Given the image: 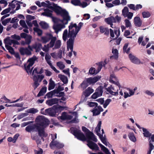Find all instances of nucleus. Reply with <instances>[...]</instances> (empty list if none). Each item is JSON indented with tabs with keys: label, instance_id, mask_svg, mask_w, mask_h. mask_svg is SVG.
I'll return each instance as SVG.
<instances>
[{
	"label": "nucleus",
	"instance_id": "1",
	"mask_svg": "<svg viewBox=\"0 0 154 154\" xmlns=\"http://www.w3.org/2000/svg\"><path fill=\"white\" fill-rule=\"evenodd\" d=\"M37 125L32 124L30 125L26 128V130L28 132L34 131L37 130L39 136L41 137H46L47 135L45 134L44 129L48 125V120L42 116H38L36 119Z\"/></svg>",
	"mask_w": 154,
	"mask_h": 154
},
{
	"label": "nucleus",
	"instance_id": "2",
	"mask_svg": "<svg viewBox=\"0 0 154 154\" xmlns=\"http://www.w3.org/2000/svg\"><path fill=\"white\" fill-rule=\"evenodd\" d=\"M82 130L85 133L86 136L88 139L87 140L88 144L87 145L88 146L93 150H98L99 147L97 145L90 140H91L95 142H97V140L95 136L92 132H91L88 129L84 126L82 127Z\"/></svg>",
	"mask_w": 154,
	"mask_h": 154
},
{
	"label": "nucleus",
	"instance_id": "3",
	"mask_svg": "<svg viewBox=\"0 0 154 154\" xmlns=\"http://www.w3.org/2000/svg\"><path fill=\"white\" fill-rule=\"evenodd\" d=\"M48 7L47 8L53 10L57 14V15H60V16L63 18V20H66L67 22L69 20V17L68 15V12L65 9H63L62 8L55 4L53 3V6H51V4L48 3Z\"/></svg>",
	"mask_w": 154,
	"mask_h": 154
},
{
	"label": "nucleus",
	"instance_id": "4",
	"mask_svg": "<svg viewBox=\"0 0 154 154\" xmlns=\"http://www.w3.org/2000/svg\"><path fill=\"white\" fill-rule=\"evenodd\" d=\"M83 25V23L81 22L79 23L78 26H77L76 23L73 24L72 22L70 23V25L68 27L69 28L68 37L75 39Z\"/></svg>",
	"mask_w": 154,
	"mask_h": 154
},
{
	"label": "nucleus",
	"instance_id": "5",
	"mask_svg": "<svg viewBox=\"0 0 154 154\" xmlns=\"http://www.w3.org/2000/svg\"><path fill=\"white\" fill-rule=\"evenodd\" d=\"M44 78V76L43 75H33V80L34 82L32 86L34 89H35L39 85V83L41 82Z\"/></svg>",
	"mask_w": 154,
	"mask_h": 154
},
{
	"label": "nucleus",
	"instance_id": "6",
	"mask_svg": "<svg viewBox=\"0 0 154 154\" xmlns=\"http://www.w3.org/2000/svg\"><path fill=\"white\" fill-rule=\"evenodd\" d=\"M72 132L77 139L82 141L86 140L85 136L81 131L75 129L72 131Z\"/></svg>",
	"mask_w": 154,
	"mask_h": 154
},
{
	"label": "nucleus",
	"instance_id": "7",
	"mask_svg": "<svg viewBox=\"0 0 154 154\" xmlns=\"http://www.w3.org/2000/svg\"><path fill=\"white\" fill-rule=\"evenodd\" d=\"M66 99V98L64 97H62L61 98V99H58L56 98H54L49 99L47 100L46 101V103L49 106H51L54 104H57L59 102H61V100L64 101Z\"/></svg>",
	"mask_w": 154,
	"mask_h": 154
},
{
	"label": "nucleus",
	"instance_id": "8",
	"mask_svg": "<svg viewBox=\"0 0 154 154\" xmlns=\"http://www.w3.org/2000/svg\"><path fill=\"white\" fill-rule=\"evenodd\" d=\"M74 41L75 39L73 38H70L69 39L67 42V50L69 51V49H70L71 50V51L69 52L68 54V56L69 57H71L72 55V52L73 51Z\"/></svg>",
	"mask_w": 154,
	"mask_h": 154
},
{
	"label": "nucleus",
	"instance_id": "9",
	"mask_svg": "<svg viewBox=\"0 0 154 154\" xmlns=\"http://www.w3.org/2000/svg\"><path fill=\"white\" fill-rule=\"evenodd\" d=\"M64 144L57 141H52L50 144V146L52 149L56 147L57 148H61L64 146Z\"/></svg>",
	"mask_w": 154,
	"mask_h": 154
},
{
	"label": "nucleus",
	"instance_id": "10",
	"mask_svg": "<svg viewBox=\"0 0 154 154\" xmlns=\"http://www.w3.org/2000/svg\"><path fill=\"white\" fill-rule=\"evenodd\" d=\"M103 109L102 107L100 106H97L95 107L91 111V112L93 113V116H96L99 115L101 112H103Z\"/></svg>",
	"mask_w": 154,
	"mask_h": 154
},
{
	"label": "nucleus",
	"instance_id": "11",
	"mask_svg": "<svg viewBox=\"0 0 154 154\" xmlns=\"http://www.w3.org/2000/svg\"><path fill=\"white\" fill-rule=\"evenodd\" d=\"M101 78V76H97L94 77H90L87 79V82L89 85H94Z\"/></svg>",
	"mask_w": 154,
	"mask_h": 154
},
{
	"label": "nucleus",
	"instance_id": "12",
	"mask_svg": "<svg viewBox=\"0 0 154 154\" xmlns=\"http://www.w3.org/2000/svg\"><path fill=\"white\" fill-rule=\"evenodd\" d=\"M103 86H99L96 89L95 92L91 96H102L103 92Z\"/></svg>",
	"mask_w": 154,
	"mask_h": 154
},
{
	"label": "nucleus",
	"instance_id": "13",
	"mask_svg": "<svg viewBox=\"0 0 154 154\" xmlns=\"http://www.w3.org/2000/svg\"><path fill=\"white\" fill-rule=\"evenodd\" d=\"M129 58L131 61L134 63L139 64L141 63V61L139 59L135 56L132 55L131 54L129 55Z\"/></svg>",
	"mask_w": 154,
	"mask_h": 154
},
{
	"label": "nucleus",
	"instance_id": "14",
	"mask_svg": "<svg viewBox=\"0 0 154 154\" xmlns=\"http://www.w3.org/2000/svg\"><path fill=\"white\" fill-rule=\"evenodd\" d=\"M19 52L22 55L25 54L27 55H30L32 54V53L27 48L21 47L19 50Z\"/></svg>",
	"mask_w": 154,
	"mask_h": 154
},
{
	"label": "nucleus",
	"instance_id": "15",
	"mask_svg": "<svg viewBox=\"0 0 154 154\" xmlns=\"http://www.w3.org/2000/svg\"><path fill=\"white\" fill-rule=\"evenodd\" d=\"M100 32L101 33H104V34L107 36L109 34V29L107 27H104L103 26H100L99 27Z\"/></svg>",
	"mask_w": 154,
	"mask_h": 154
},
{
	"label": "nucleus",
	"instance_id": "16",
	"mask_svg": "<svg viewBox=\"0 0 154 154\" xmlns=\"http://www.w3.org/2000/svg\"><path fill=\"white\" fill-rule=\"evenodd\" d=\"M134 23L136 26L140 27L141 26L142 22L139 17H136L134 19Z\"/></svg>",
	"mask_w": 154,
	"mask_h": 154
},
{
	"label": "nucleus",
	"instance_id": "17",
	"mask_svg": "<svg viewBox=\"0 0 154 154\" xmlns=\"http://www.w3.org/2000/svg\"><path fill=\"white\" fill-rule=\"evenodd\" d=\"M94 91V90L90 87H88L83 91V93L85 96H89Z\"/></svg>",
	"mask_w": 154,
	"mask_h": 154
},
{
	"label": "nucleus",
	"instance_id": "18",
	"mask_svg": "<svg viewBox=\"0 0 154 154\" xmlns=\"http://www.w3.org/2000/svg\"><path fill=\"white\" fill-rule=\"evenodd\" d=\"M60 117V119L62 120L67 119L70 120L72 118V116L67 114L66 112H63Z\"/></svg>",
	"mask_w": 154,
	"mask_h": 154
},
{
	"label": "nucleus",
	"instance_id": "19",
	"mask_svg": "<svg viewBox=\"0 0 154 154\" xmlns=\"http://www.w3.org/2000/svg\"><path fill=\"white\" fill-rule=\"evenodd\" d=\"M44 12L42 14V15L47 17H52V11L48 9H45L44 10Z\"/></svg>",
	"mask_w": 154,
	"mask_h": 154
},
{
	"label": "nucleus",
	"instance_id": "20",
	"mask_svg": "<svg viewBox=\"0 0 154 154\" xmlns=\"http://www.w3.org/2000/svg\"><path fill=\"white\" fill-rule=\"evenodd\" d=\"M4 43L5 44V47L6 49L10 52V37H8L5 38L4 41Z\"/></svg>",
	"mask_w": 154,
	"mask_h": 154
},
{
	"label": "nucleus",
	"instance_id": "21",
	"mask_svg": "<svg viewBox=\"0 0 154 154\" xmlns=\"http://www.w3.org/2000/svg\"><path fill=\"white\" fill-rule=\"evenodd\" d=\"M112 52L113 54L114 55L111 56L110 57V59H112L114 58L115 60H117L118 57V51L117 49H112Z\"/></svg>",
	"mask_w": 154,
	"mask_h": 154
},
{
	"label": "nucleus",
	"instance_id": "22",
	"mask_svg": "<svg viewBox=\"0 0 154 154\" xmlns=\"http://www.w3.org/2000/svg\"><path fill=\"white\" fill-rule=\"evenodd\" d=\"M105 21L108 24H111L113 23H115L116 21H115V18L113 16H111L105 19Z\"/></svg>",
	"mask_w": 154,
	"mask_h": 154
},
{
	"label": "nucleus",
	"instance_id": "23",
	"mask_svg": "<svg viewBox=\"0 0 154 154\" xmlns=\"http://www.w3.org/2000/svg\"><path fill=\"white\" fill-rule=\"evenodd\" d=\"M42 47V44L39 43H35L32 45V48L33 49L35 50L36 52H38L40 51Z\"/></svg>",
	"mask_w": 154,
	"mask_h": 154
},
{
	"label": "nucleus",
	"instance_id": "24",
	"mask_svg": "<svg viewBox=\"0 0 154 154\" xmlns=\"http://www.w3.org/2000/svg\"><path fill=\"white\" fill-rule=\"evenodd\" d=\"M101 125V121H100L99 122L97 125V126L95 128V131L97 133V134L99 136L100 138V136H103L100 134V132Z\"/></svg>",
	"mask_w": 154,
	"mask_h": 154
},
{
	"label": "nucleus",
	"instance_id": "25",
	"mask_svg": "<svg viewBox=\"0 0 154 154\" xmlns=\"http://www.w3.org/2000/svg\"><path fill=\"white\" fill-rule=\"evenodd\" d=\"M112 90H114V88L112 87V86H111L108 87L107 89V91L109 92V93L112 95L116 96L118 95V92L117 91L113 92Z\"/></svg>",
	"mask_w": 154,
	"mask_h": 154
},
{
	"label": "nucleus",
	"instance_id": "26",
	"mask_svg": "<svg viewBox=\"0 0 154 154\" xmlns=\"http://www.w3.org/2000/svg\"><path fill=\"white\" fill-rule=\"evenodd\" d=\"M68 15L69 17V20L67 22V20H63V21H62V20H63V19H62L61 20H60V21L61 23H63V24H59V25L60 26V28L61 30L62 28H64L65 27V25L67 24L68 23V22L70 20L71 18H70V16L69 15V13H68Z\"/></svg>",
	"mask_w": 154,
	"mask_h": 154
},
{
	"label": "nucleus",
	"instance_id": "27",
	"mask_svg": "<svg viewBox=\"0 0 154 154\" xmlns=\"http://www.w3.org/2000/svg\"><path fill=\"white\" fill-rule=\"evenodd\" d=\"M58 77L64 84H66L67 83L68 79L67 77L66 76L64 75L59 74L58 75Z\"/></svg>",
	"mask_w": 154,
	"mask_h": 154
},
{
	"label": "nucleus",
	"instance_id": "28",
	"mask_svg": "<svg viewBox=\"0 0 154 154\" xmlns=\"http://www.w3.org/2000/svg\"><path fill=\"white\" fill-rule=\"evenodd\" d=\"M142 130L143 132V134L144 137H149L151 136V134L146 129L142 128Z\"/></svg>",
	"mask_w": 154,
	"mask_h": 154
},
{
	"label": "nucleus",
	"instance_id": "29",
	"mask_svg": "<svg viewBox=\"0 0 154 154\" xmlns=\"http://www.w3.org/2000/svg\"><path fill=\"white\" fill-rule=\"evenodd\" d=\"M65 107L60 106L58 105H54L53 106V108L56 110V111L57 112V113L60 112L61 111L64 109Z\"/></svg>",
	"mask_w": 154,
	"mask_h": 154
},
{
	"label": "nucleus",
	"instance_id": "30",
	"mask_svg": "<svg viewBox=\"0 0 154 154\" xmlns=\"http://www.w3.org/2000/svg\"><path fill=\"white\" fill-rule=\"evenodd\" d=\"M69 34V30H68H68L67 29H65L63 32V41H65L67 38V37L69 38V39L71 38V37H68V35Z\"/></svg>",
	"mask_w": 154,
	"mask_h": 154
},
{
	"label": "nucleus",
	"instance_id": "31",
	"mask_svg": "<svg viewBox=\"0 0 154 154\" xmlns=\"http://www.w3.org/2000/svg\"><path fill=\"white\" fill-rule=\"evenodd\" d=\"M55 85L54 81L52 80L51 79L50 80L48 87V90L49 91L52 90L54 88Z\"/></svg>",
	"mask_w": 154,
	"mask_h": 154
},
{
	"label": "nucleus",
	"instance_id": "32",
	"mask_svg": "<svg viewBox=\"0 0 154 154\" xmlns=\"http://www.w3.org/2000/svg\"><path fill=\"white\" fill-rule=\"evenodd\" d=\"M46 91L47 88L46 87L42 88L38 93L37 96H41L44 95L46 93Z\"/></svg>",
	"mask_w": 154,
	"mask_h": 154
},
{
	"label": "nucleus",
	"instance_id": "33",
	"mask_svg": "<svg viewBox=\"0 0 154 154\" xmlns=\"http://www.w3.org/2000/svg\"><path fill=\"white\" fill-rule=\"evenodd\" d=\"M100 138L103 143L105 145L107 146H108L109 147L110 146L111 147V146L109 143L106 141L105 138L103 137V136H100Z\"/></svg>",
	"mask_w": 154,
	"mask_h": 154
},
{
	"label": "nucleus",
	"instance_id": "34",
	"mask_svg": "<svg viewBox=\"0 0 154 154\" xmlns=\"http://www.w3.org/2000/svg\"><path fill=\"white\" fill-rule=\"evenodd\" d=\"M128 137L130 139L134 142L136 141V139L133 133H130L129 134Z\"/></svg>",
	"mask_w": 154,
	"mask_h": 154
},
{
	"label": "nucleus",
	"instance_id": "35",
	"mask_svg": "<svg viewBox=\"0 0 154 154\" xmlns=\"http://www.w3.org/2000/svg\"><path fill=\"white\" fill-rule=\"evenodd\" d=\"M122 15L125 17V16H126L127 14L129 12L128 8L126 6L124 7L123 9L122 10Z\"/></svg>",
	"mask_w": 154,
	"mask_h": 154
},
{
	"label": "nucleus",
	"instance_id": "36",
	"mask_svg": "<svg viewBox=\"0 0 154 154\" xmlns=\"http://www.w3.org/2000/svg\"><path fill=\"white\" fill-rule=\"evenodd\" d=\"M37 70L38 68L37 67L35 68L32 72V75H33L34 72H35V73L37 74H42L44 72V71L42 68L41 69H40V71L39 72L37 71Z\"/></svg>",
	"mask_w": 154,
	"mask_h": 154
},
{
	"label": "nucleus",
	"instance_id": "37",
	"mask_svg": "<svg viewBox=\"0 0 154 154\" xmlns=\"http://www.w3.org/2000/svg\"><path fill=\"white\" fill-rule=\"evenodd\" d=\"M38 111V110L37 109L32 108L28 109L26 112L28 113L35 114Z\"/></svg>",
	"mask_w": 154,
	"mask_h": 154
},
{
	"label": "nucleus",
	"instance_id": "38",
	"mask_svg": "<svg viewBox=\"0 0 154 154\" xmlns=\"http://www.w3.org/2000/svg\"><path fill=\"white\" fill-rule=\"evenodd\" d=\"M71 3L75 6H80L81 5V1L80 0H72Z\"/></svg>",
	"mask_w": 154,
	"mask_h": 154
},
{
	"label": "nucleus",
	"instance_id": "39",
	"mask_svg": "<svg viewBox=\"0 0 154 154\" xmlns=\"http://www.w3.org/2000/svg\"><path fill=\"white\" fill-rule=\"evenodd\" d=\"M2 24L4 26L8 25L10 23V18H7L5 20H1Z\"/></svg>",
	"mask_w": 154,
	"mask_h": 154
},
{
	"label": "nucleus",
	"instance_id": "40",
	"mask_svg": "<svg viewBox=\"0 0 154 154\" xmlns=\"http://www.w3.org/2000/svg\"><path fill=\"white\" fill-rule=\"evenodd\" d=\"M60 26L59 24L53 26V29L54 30L55 32L56 33H57L60 31L61 30Z\"/></svg>",
	"mask_w": 154,
	"mask_h": 154
},
{
	"label": "nucleus",
	"instance_id": "41",
	"mask_svg": "<svg viewBox=\"0 0 154 154\" xmlns=\"http://www.w3.org/2000/svg\"><path fill=\"white\" fill-rule=\"evenodd\" d=\"M39 24L42 28L43 29H47L48 27V25L46 23L42 21Z\"/></svg>",
	"mask_w": 154,
	"mask_h": 154
},
{
	"label": "nucleus",
	"instance_id": "42",
	"mask_svg": "<svg viewBox=\"0 0 154 154\" xmlns=\"http://www.w3.org/2000/svg\"><path fill=\"white\" fill-rule=\"evenodd\" d=\"M149 148L147 154H151V151L154 149V146L151 143V140L149 141Z\"/></svg>",
	"mask_w": 154,
	"mask_h": 154
},
{
	"label": "nucleus",
	"instance_id": "43",
	"mask_svg": "<svg viewBox=\"0 0 154 154\" xmlns=\"http://www.w3.org/2000/svg\"><path fill=\"white\" fill-rule=\"evenodd\" d=\"M89 72L92 75L94 74H96L98 73L97 71H96L95 68L94 67H91L89 70Z\"/></svg>",
	"mask_w": 154,
	"mask_h": 154
},
{
	"label": "nucleus",
	"instance_id": "44",
	"mask_svg": "<svg viewBox=\"0 0 154 154\" xmlns=\"http://www.w3.org/2000/svg\"><path fill=\"white\" fill-rule=\"evenodd\" d=\"M33 30L37 33L38 35L40 36L42 35V30L37 27H35L33 28Z\"/></svg>",
	"mask_w": 154,
	"mask_h": 154
},
{
	"label": "nucleus",
	"instance_id": "45",
	"mask_svg": "<svg viewBox=\"0 0 154 154\" xmlns=\"http://www.w3.org/2000/svg\"><path fill=\"white\" fill-rule=\"evenodd\" d=\"M18 3V1L15 0L12 1L11 3H10V10L11 8L14 9V8Z\"/></svg>",
	"mask_w": 154,
	"mask_h": 154
},
{
	"label": "nucleus",
	"instance_id": "46",
	"mask_svg": "<svg viewBox=\"0 0 154 154\" xmlns=\"http://www.w3.org/2000/svg\"><path fill=\"white\" fill-rule=\"evenodd\" d=\"M100 147L103 150V151L106 154H110L108 149L105 147L101 144H99Z\"/></svg>",
	"mask_w": 154,
	"mask_h": 154
},
{
	"label": "nucleus",
	"instance_id": "47",
	"mask_svg": "<svg viewBox=\"0 0 154 154\" xmlns=\"http://www.w3.org/2000/svg\"><path fill=\"white\" fill-rule=\"evenodd\" d=\"M61 45V42L60 40H57L55 43L54 48L55 49H59Z\"/></svg>",
	"mask_w": 154,
	"mask_h": 154
},
{
	"label": "nucleus",
	"instance_id": "48",
	"mask_svg": "<svg viewBox=\"0 0 154 154\" xmlns=\"http://www.w3.org/2000/svg\"><path fill=\"white\" fill-rule=\"evenodd\" d=\"M36 57L35 56V58L32 57L29 58L28 60V62H29V64L31 65L32 66L35 63V61L36 60Z\"/></svg>",
	"mask_w": 154,
	"mask_h": 154
},
{
	"label": "nucleus",
	"instance_id": "49",
	"mask_svg": "<svg viewBox=\"0 0 154 154\" xmlns=\"http://www.w3.org/2000/svg\"><path fill=\"white\" fill-rule=\"evenodd\" d=\"M113 79L115 80L116 81L117 80V78L116 77L115 75L114 74V73L113 72L112 74L110 75L109 80V81L111 82L114 81L113 80Z\"/></svg>",
	"mask_w": 154,
	"mask_h": 154
},
{
	"label": "nucleus",
	"instance_id": "50",
	"mask_svg": "<svg viewBox=\"0 0 154 154\" xmlns=\"http://www.w3.org/2000/svg\"><path fill=\"white\" fill-rule=\"evenodd\" d=\"M142 15L144 18H148L151 16L150 13L148 11H143L142 13Z\"/></svg>",
	"mask_w": 154,
	"mask_h": 154
},
{
	"label": "nucleus",
	"instance_id": "51",
	"mask_svg": "<svg viewBox=\"0 0 154 154\" xmlns=\"http://www.w3.org/2000/svg\"><path fill=\"white\" fill-rule=\"evenodd\" d=\"M88 105L90 107H93L94 106L96 107L98 106V104L97 103L92 102H88Z\"/></svg>",
	"mask_w": 154,
	"mask_h": 154
},
{
	"label": "nucleus",
	"instance_id": "52",
	"mask_svg": "<svg viewBox=\"0 0 154 154\" xmlns=\"http://www.w3.org/2000/svg\"><path fill=\"white\" fill-rule=\"evenodd\" d=\"M57 65L61 69H63L65 67V65L63 64V62L62 61L57 62Z\"/></svg>",
	"mask_w": 154,
	"mask_h": 154
},
{
	"label": "nucleus",
	"instance_id": "53",
	"mask_svg": "<svg viewBox=\"0 0 154 154\" xmlns=\"http://www.w3.org/2000/svg\"><path fill=\"white\" fill-rule=\"evenodd\" d=\"M64 90V87H61L60 85H59L57 88V89H55L54 90L55 93L56 94H58L61 91H62Z\"/></svg>",
	"mask_w": 154,
	"mask_h": 154
},
{
	"label": "nucleus",
	"instance_id": "54",
	"mask_svg": "<svg viewBox=\"0 0 154 154\" xmlns=\"http://www.w3.org/2000/svg\"><path fill=\"white\" fill-rule=\"evenodd\" d=\"M88 83L86 81H83V82L81 84V87L83 89L86 88L89 85L88 84Z\"/></svg>",
	"mask_w": 154,
	"mask_h": 154
},
{
	"label": "nucleus",
	"instance_id": "55",
	"mask_svg": "<svg viewBox=\"0 0 154 154\" xmlns=\"http://www.w3.org/2000/svg\"><path fill=\"white\" fill-rule=\"evenodd\" d=\"M19 136V134H17L14 136L13 138L11 137H10V142H12L13 143H15Z\"/></svg>",
	"mask_w": 154,
	"mask_h": 154
},
{
	"label": "nucleus",
	"instance_id": "56",
	"mask_svg": "<svg viewBox=\"0 0 154 154\" xmlns=\"http://www.w3.org/2000/svg\"><path fill=\"white\" fill-rule=\"evenodd\" d=\"M20 24L23 27L26 29L28 28L24 20H20Z\"/></svg>",
	"mask_w": 154,
	"mask_h": 154
},
{
	"label": "nucleus",
	"instance_id": "57",
	"mask_svg": "<svg viewBox=\"0 0 154 154\" xmlns=\"http://www.w3.org/2000/svg\"><path fill=\"white\" fill-rule=\"evenodd\" d=\"M32 38V36L29 35L28 36L27 38H25V43H26V44H27L29 45L31 42V39Z\"/></svg>",
	"mask_w": 154,
	"mask_h": 154
},
{
	"label": "nucleus",
	"instance_id": "58",
	"mask_svg": "<svg viewBox=\"0 0 154 154\" xmlns=\"http://www.w3.org/2000/svg\"><path fill=\"white\" fill-rule=\"evenodd\" d=\"M137 87H135L134 88L133 90L131 89L130 88H128L127 89L128 90V91H129V93L130 96L133 95L135 91H136V90H137Z\"/></svg>",
	"mask_w": 154,
	"mask_h": 154
},
{
	"label": "nucleus",
	"instance_id": "59",
	"mask_svg": "<svg viewBox=\"0 0 154 154\" xmlns=\"http://www.w3.org/2000/svg\"><path fill=\"white\" fill-rule=\"evenodd\" d=\"M97 65H98V67L97 71L98 73L101 70L103 66V62H100Z\"/></svg>",
	"mask_w": 154,
	"mask_h": 154
},
{
	"label": "nucleus",
	"instance_id": "60",
	"mask_svg": "<svg viewBox=\"0 0 154 154\" xmlns=\"http://www.w3.org/2000/svg\"><path fill=\"white\" fill-rule=\"evenodd\" d=\"M50 112V116H53L55 115L56 113H57V112L56 111V110L53 108V106L51 108V112Z\"/></svg>",
	"mask_w": 154,
	"mask_h": 154
},
{
	"label": "nucleus",
	"instance_id": "61",
	"mask_svg": "<svg viewBox=\"0 0 154 154\" xmlns=\"http://www.w3.org/2000/svg\"><path fill=\"white\" fill-rule=\"evenodd\" d=\"M51 108H50L45 109V112H43L42 113V114L45 115H50V112H51Z\"/></svg>",
	"mask_w": 154,
	"mask_h": 154
},
{
	"label": "nucleus",
	"instance_id": "62",
	"mask_svg": "<svg viewBox=\"0 0 154 154\" xmlns=\"http://www.w3.org/2000/svg\"><path fill=\"white\" fill-rule=\"evenodd\" d=\"M28 115V113H21V114L17 116V118L19 119H20L25 116H27Z\"/></svg>",
	"mask_w": 154,
	"mask_h": 154
},
{
	"label": "nucleus",
	"instance_id": "63",
	"mask_svg": "<svg viewBox=\"0 0 154 154\" xmlns=\"http://www.w3.org/2000/svg\"><path fill=\"white\" fill-rule=\"evenodd\" d=\"M125 25L126 27H130L131 26V24L130 21L128 19H125Z\"/></svg>",
	"mask_w": 154,
	"mask_h": 154
},
{
	"label": "nucleus",
	"instance_id": "64",
	"mask_svg": "<svg viewBox=\"0 0 154 154\" xmlns=\"http://www.w3.org/2000/svg\"><path fill=\"white\" fill-rule=\"evenodd\" d=\"M111 101L110 99H107L105 101V103L103 104V106L104 108H106L107 106L109 104Z\"/></svg>",
	"mask_w": 154,
	"mask_h": 154
}]
</instances>
